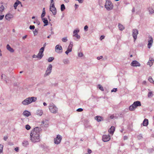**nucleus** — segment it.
Segmentation results:
<instances>
[{
    "instance_id": "obj_1",
    "label": "nucleus",
    "mask_w": 154,
    "mask_h": 154,
    "mask_svg": "<svg viewBox=\"0 0 154 154\" xmlns=\"http://www.w3.org/2000/svg\"><path fill=\"white\" fill-rule=\"evenodd\" d=\"M41 128L36 127L34 128L31 131L30 134V140L34 143L40 141V134Z\"/></svg>"
},
{
    "instance_id": "obj_2",
    "label": "nucleus",
    "mask_w": 154,
    "mask_h": 154,
    "mask_svg": "<svg viewBox=\"0 0 154 154\" xmlns=\"http://www.w3.org/2000/svg\"><path fill=\"white\" fill-rule=\"evenodd\" d=\"M37 98L35 97H29L26 98L22 103L24 105H28L32 102H34L36 100Z\"/></svg>"
},
{
    "instance_id": "obj_3",
    "label": "nucleus",
    "mask_w": 154,
    "mask_h": 154,
    "mask_svg": "<svg viewBox=\"0 0 154 154\" xmlns=\"http://www.w3.org/2000/svg\"><path fill=\"white\" fill-rule=\"evenodd\" d=\"M50 112L53 113L55 114L58 112V108L52 103H50L49 106Z\"/></svg>"
},
{
    "instance_id": "obj_4",
    "label": "nucleus",
    "mask_w": 154,
    "mask_h": 154,
    "mask_svg": "<svg viewBox=\"0 0 154 154\" xmlns=\"http://www.w3.org/2000/svg\"><path fill=\"white\" fill-rule=\"evenodd\" d=\"M141 106V103L140 101H137L134 102L129 107V109L130 111H133L137 107Z\"/></svg>"
},
{
    "instance_id": "obj_5",
    "label": "nucleus",
    "mask_w": 154,
    "mask_h": 154,
    "mask_svg": "<svg viewBox=\"0 0 154 154\" xmlns=\"http://www.w3.org/2000/svg\"><path fill=\"white\" fill-rule=\"evenodd\" d=\"M105 8L107 10L109 11L112 9L113 8V5L110 1H106L105 5Z\"/></svg>"
},
{
    "instance_id": "obj_6",
    "label": "nucleus",
    "mask_w": 154,
    "mask_h": 154,
    "mask_svg": "<svg viewBox=\"0 0 154 154\" xmlns=\"http://www.w3.org/2000/svg\"><path fill=\"white\" fill-rule=\"evenodd\" d=\"M50 11L52 12L53 14L55 15L57 13L56 8L54 7V3L51 4L50 6Z\"/></svg>"
},
{
    "instance_id": "obj_7",
    "label": "nucleus",
    "mask_w": 154,
    "mask_h": 154,
    "mask_svg": "<svg viewBox=\"0 0 154 154\" xmlns=\"http://www.w3.org/2000/svg\"><path fill=\"white\" fill-rule=\"evenodd\" d=\"M62 139V137L59 134L57 135V137L54 139V143L57 144H59L61 142Z\"/></svg>"
},
{
    "instance_id": "obj_8",
    "label": "nucleus",
    "mask_w": 154,
    "mask_h": 154,
    "mask_svg": "<svg viewBox=\"0 0 154 154\" xmlns=\"http://www.w3.org/2000/svg\"><path fill=\"white\" fill-rule=\"evenodd\" d=\"M52 66L51 64H50L47 68L45 73V76H46L48 75L51 72Z\"/></svg>"
},
{
    "instance_id": "obj_9",
    "label": "nucleus",
    "mask_w": 154,
    "mask_h": 154,
    "mask_svg": "<svg viewBox=\"0 0 154 154\" xmlns=\"http://www.w3.org/2000/svg\"><path fill=\"white\" fill-rule=\"evenodd\" d=\"M138 34V30L136 29H134L132 30V36L134 38V42L136 40L137 35Z\"/></svg>"
},
{
    "instance_id": "obj_10",
    "label": "nucleus",
    "mask_w": 154,
    "mask_h": 154,
    "mask_svg": "<svg viewBox=\"0 0 154 154\" xmlns=\"http://www.w3.org/2000/svg\"><path fill=\"white\" fill-rule=\"evenodd\" d=\"M62 48L59 45H57L55 47V51L58 53H61L62 52Z\"/></svg>"
},
{
    "instance_id": "obj_11",
    "label": "nucleus",
    "mask_w": 154,
    "mask_h": 154,
    "mask_svg": "<svg viewBox=\"0 0 154 154\" xmlns=\"http://www.w3.org/2000/svg\"><path fill=\"white\" fill-rule=\"evenodd\" d=\"M44 48H41L39 51V53L38 54V56L39 57V59H41L44 55L43 52L44 51Z\"/></svg>"
},
{
    "instance_id": "obj_12",
    "label": "nucleus",
    "mask_w": 154,
    "mask_h": 154,
    "mask_svg": "<svg viewBox=\"0 0 154 154\" xmlns=\"http://www.w3.org/2000/svg\"><path fill=\"white\" fill-rule=\"evenodd\" d=\"M110 139V137L109 135H104L103 136L102 140L104 142H107Z\"/></svg>"
},
{
    "instance_id": "obj_13",
    "label": "nucleus",
    "mask_w": 154,
    "mask_h": 154,
    "mask_svg": "<svg viewBox=\"0 0 154 154\" xmlns=\"http://www.w3.org/2000/svg\"><path fill=\"white\" fill-rule=\"evenodd\" d=\"M131 65L133 66H140V64L136 60L133 61L131 63Z\"/></svg>"
},
{
    "instance_id": "obj_14",
    "label": "nucleus",
    "mask_w": 154,
    "mask_h": 154,
    "mask_svg": "<svg viewBox=\"0 0 154 154\" xmlns=\"http://www.w3.org/2000/svg\"><path fill=\"white\" fill-rule=\"evenodd\" d=\"M149 38L150 39L148 40V43L147 45V46L148 48H150L152 46L153 43V38L151 36H149Z\"/></svg>"
},
{
    "instance_id": "obj_15",
    "label": "nucleus",
    "mask_w": 154,
    "mask_h": 154,
    "mask_svg": "<svg viewBox=\"0 0 154 154\" xmlns=\"http://www.w3.org/2000/svg\"><path fill=\"white\" fill-rule=\"evenodd\" d=\"M14 17L13 15L10 14H7L5 16V19L8 20H10V19L13 18Z\"/></svg>"
},
{
    "instance_id": "obj_16",
    "label": "nucleus",
    "mask_w": 154,
    "mask_h": 154,
    "mask_svg": "<svg viewBox=\"0 0 154 154\" xmlns=\"http://www.w3.org/2000/svg\"><path fill=\"white\" fill-rule=\"evenodd\" d=\"M115 130V128L114 126H112L108 130L109 132L112 134H113Z\"/></svg>"
},
{
    "instance_id": "obj_17",
    "label": "nucleus",
    "mask_w": 154,
    "mask_h": 154,
    "mask_svg": "<svg viewBox=\"0 0 154 154\" xmlns=\"http://www.w3.org/2000/svg\"><path fill=\"white\" fill-rule=\"evenodd\" d=\"M7 49L11 53H13L14 51V49L11 48L9 44H8L6 46Z\"/></svg>"
},
{
    "instance_id": "obj_18",
    "label": "nucleus",
    "mask_w": 154,
    "mask_h": 154,
    "mask_svg": "<svg viewBox=\"0 0 154 154\" xmlns=\"http://www.w3.org/2000/svg\"><path fill=\"white\" fill-rule=\"evenodd\" d=\"M95 119L98 122H100L103 120V117L99 116H97L95 117Z\"/></svg>"
},
{
    "instance_id": "obj_19",
    "label": "nucleus",
    "mask_w": 154,
    "mask_h": 154,
    "mask_svg": "<svg viewBox=\"0 0 154 154\" xmlns=\"http://www.w3.org/2000/svg\"><path fill=\"white\" fill-rule=\"evenodd\" d=\"M42 20L43 21V23L45 24L44 25V26H47L48 24V21L47 19V18H42Z\"/></svg>"
},
{
    "instance_id": "obj_20",
    "label": "nucleus",
    "mask_w": 154,
    "mask_h": 154,
    "mask_svg": "<svg viewBox=\"0 0 154 154\" xmlns=\"http://www.w3.org/2000/svg\"><path fill=\"white\" fill-rule=\"evenodd\" d=\"M153 61V59L152 58L150 57L149 60L147 63V64L149 65L150 66H151L152 65Z\"/></svg>"
},
{
    "instance_id": "obj_21",
    "label": "nucleus",
    "mask_w": 154,
    "mask_h": 154,
    "mask_svg": "<svg viewBox=\"0 0 154 154\" xmlns=\"http://www.w3.org/2000/svg\"><path fill=\"white\" fill-rule=\"evenodd\" d=\"M24 115L28 117L31 115V113L28 111H24L23 113Z\"/></svg>"
},
{
    "instance_id": "obj_22",
    "label": "nucleus",
    "mask_w": 154,
    "mask_h": 154,
    "mask_svg": "<svg viewBox=\"0 0 154 154\" xmlns=\"http://www.w3.org/2000/svg\"><path fill=\"white\" fill-rule=\"evenodd\" d=\"M148 124V120L147 119H145L143 123V126H146Z\"/></svg>"
},
{
    "instance_id": "obj_23",
    "label": "nucleus",
    "mask_w": 154,
    "mask_h": 154,
    "mask_svg": "<svg viewBox=\"0 0 154 154\" xmlns=\"http://www.w3.org/2000/svg\"><path fill=\"white\" fill-rule=\"evenodd\" d=\"M73 37H75V38H74V39L76 41H78L81 38L80 36L78 35V34H75V35H73Z\"/></svg>"
},
{
    "instance_id": "obj_24",
    "label": "nucleus",
    "mask_w": 154,
    "mask_h": 154,
    "mask_svg": "<svg viewBox=\"0 0 154 154\" xmlns=\"http://www.w3.org/2000/svg\"><path fill=\"white\" fill-rule=\"evenodd\" d=\"M85 127L88 128H90L91 127V126L89 123V122L88 121L86 122V123H85L84 124Z\"/></svg>"
},
{
    "instance_id": "obj_25",
    "label": "nucleus",
    "mask_w": 154,
    "mask_h": 154,
    "mask_svg": "<svg viewBox=\"0 0 154 154\" xmlns=\"http://www.w3.org/2000/svg\"><path fill=\"white\" fill-rule=\"evenodd\" d=\"M20 3H21V2L19 1H17L16 2L14 3V6L15 9H17V7Z\"/></svg>"
},
{
    "instance_id": "obj_26",
    "label": "nucleus",
    "mask_w": 154,
    "mask_h": 154,
    "mask_svg": "<svg viewBox=\"0 0 154 154\" xmlns=\"http://www.w3.org/2000/svg\"><path fill=\"white\" fill-rule=\"evenodd\" d=\"M37 115L41 116L43 114V112L42 110H38L36 112Z\"/></svg>"
},
{
    "instance_id": "obj_27",
    "label": "nucleus",
    "mask_w": 154,
    "mask_h": 154,
    "mask_svg": "<svg viewBox=\"0 0 154 154\" xmlns=\"http://www.w3.org/2000/svg\"><path fill=\"white\" fill-rule=\"evenodd\" d=\"M73 46V42H70V44L68 46V48L71 50V51L72 50V46Z\"/></svg>"
},
{
    "instance_id": "obj_28",
    "label": "nucleus",
    "mask_w": 154,
    "mask_h": 154,
    "mask_svg": "<svg viewBox=\"0 0 154 154\" xmlns=\"http://www.w3.org/2000/svg\"><path fill=\"white\" fill-rule=\"evenodd\" d=\"M45 15V8H43L42 11V13L41 16V18H42L44 17Z\"/></svg>"
},
{
    "instance_id": "obj_29",
    "label": "nucleus",
    "mask_w": 154,
    "mask_h": 154,
    "mask_svg": "<svg viewBox=\"0 0 154 154\" xmlns=\"http://www.w3.org/2000/svg\"><path fill=\"white\" fill-rule=\"evenodd\" d=\"M63 62L65 64H69V61L68 59L63 60Z\"/></svg>"
},
{
    "instance_id": "obj_30",
    "label": "nucleus",
    "mask_w": 154,
    "mask_h": 154,
    "mask_svg": "<svg viewBox=\"0 0 154 154\" xmlns=\"http://www.w3.org/2000/svg\"><path fill=\"white\" fill-rule=\"evenodd\" d=\"M118 26L119 29L121 31L123 30L124 29V27L123 26L119 23V24Z\"/></svg>"
},
{
    "instance_id": "obj_31",
    "label": "nucleus",
    "mask_w": 154,
    "mask_h": 154,
    "mask_svg": "<svg viewBox=\"0 0 154 154\" xmlns=\"http://www.w3.org/2000/svg\"><path fill=\"white\" fill-rule=\"evenodd\" d=\"M28 142L26 140H24L23 143V146L25 147L27 145H28Z\"/></svg>"
},
{
    "instance_id": "obj_32",
    "label": "nucleus",
    "mask_w": 154,
    "mask_h": 154,
    "mask_svg": "<svg viewBox=\"0 0 154 154\" xmlns=\"http://www.w3.org/2000/svg\"><path fill=\"white\" fill-rule=\"evenodd\" d=\"M65 9V7L64 5L62 4L61 5V11H63Z\"/></svg>"
},
{
    "instance_id": "obj_33",
    "label": "nucleus",
    "mask_w": 154,
    "mask_h": 154,
    "mask_svg": "<svg viewBox=\"0 0 154 154\" xmlns=\"http://www.w3.org/2000/svg\"><path fill=\"white\" fill-rule=\"evenodd\" d=\"M149 11L150 14H152L154 12V10L151 8H149Z\"/></svg>"
},
{
    "instance_id": "obj_34",
    "label": "nucleus",
    "mask_w": 154,
    "mask_h": 154,
    "mask_svg": "<svg viewBox=\"0 0 154 154\" xmlns=\"http://www.w3.org/2000/svg\"><path fill=\"white\" fill-rule=\"evenodd\" d=\"M54 59V58L53 57H50L48 59V62H51L53 61V60Z\"/></svg>"
},
{
    "instance_id": "obj_35",
    "label": "nucleus",
    "mask_w": 154,
    "mask_h": 154,
    "mask_svg": "<svg viewBox=\"0 0 154 154\" xmlns=\"http://www.w3.org/2000/svg\"><path fill=\"white\" fill-rule=\"evenodd\" d=\"M67 40H68L67 39V37H64L62 39V41L64 42H66L67 41Z\"/></svg>"
},
{
    "instance_id": "obj_36",
    "label": "nucleus",
    "mask_w": 154,
    "mask_h": 154,
    "mask_svg": "<svg viewBox=\"0 0 154 154\" xmlns=\"http://www.w3.org/2000/svg\"><path fill=\"white\" fill-rule=\"evenodd\" d=\"M79 32V29L75 30L73 31V35H75V34H77Z\"/></svg>"
},
{
    "instance_id": "obj_37",
    "label": "nucleus",
    "mask_w": 154,
    "mask_h": 154,
    "mask_svg": "<svg viewBox=\"0 0 154 154\" xmlns=\"http://www.w3.org/2000/svg\"><path fill=\"white\" fill-rule=\"evenodd\" d=\"M3 146L2 145L0 144V153L3 152Z\"/></svg>"
},
{
    "instance_id": "obj_38",
    "label": "nucleus",
    "mask_w": 154,
    "mask_h": 154,
    "mask_svg": "<svg viewBox=\"0 0 154 154\" xmlns=\"http://www.w3.org/2000/svg\"><path fill=\"white\" fill-rule=\"evenodd\" d=\"M148 80L150 83H152V82H154V81L151 76H149V77Z\"/></svg>"
},
{
    "instance_id": "obj_39",
    "label": "nucleus",
    "mask_w": 154,
    "mask_h": 154,
    "mask_svg": "<svg viewBox=\"0 0 154 154\" xmlns=\"http://www.w3.org/2000/svg\"><path fill=\"white\" fill-rule=\"evenodd\" d=\"M142 135L141 134H140L137 136V138L138 140H140L142 138Z\"/></svg>"
},
{
    "instance_id": "obj_40",
    "label": "nucleus",
    "mask_w": 154,
    "mask_h": 154,
    "mask_svg": "<svg viewBox=\"0 0 154 154\" xmlns=\"http://www.w3.org/2000/svg\"><path fill=\"white\" fill-rule=\"evenodd\" d=\"M4 9V7L2 5H1L0 7V13L2 12Z\"/></svg>"
},
{
    "instance_id": "obj_41",
    "label": "nucleus",
    "mask_w": 154,
    "mask_h": 154,
    "mask_svg": "<svg viewBox=\"0 0 154 154\" xmlns=\"http://www.w3.org/2000/svg\"><path fill=\"white\" fill-rule=\"evenodd\" d=\"M98 88L99 89L101 90L102 91H104V89L102 86H101L100 85H98Z\"/></svg>"
},
{
    "instance_id": "obj_42",
    "label": "nucleus",
    "mask_w": 154,
    "mask_h": 154,
    "mask_svg": "<svg viewBox=\"0 0 154 154\" xmlns=\"http://www.w3.org/2000/svg\"><path fill=\"white\" fill-rule=\"evenodd\" d=\"M152 91L149 92L148 94V97H152Z\"/></svg>"
},
{
    "instance_id": "obj_43",
    "label": "nucleus",
    "mask_w": 154,
    "mask_h": 154,
    "mask_svg": "<svg viewBox=\"0 0 154 154\" xmlns=\"http://www.w3.org/2000/svg\"><path fill=\"white\" fill-rule=\"evenodd\" d=\"M38 30H37V29H35V30L33 32V33L34 35H36L38 34Z\"/></svg>"
},
{
    "instance_id": "obj_44",
    "label": "nucleus",
    "mask_w": 154,
    "mask_h": 154,
    "mask_svg": "<svg viewBox=\"0 0 154 154\" xmlns=\"http://www.w3.org/2000/svg\"><path fill=\"white\" fill-rule=\"evenodd\" d=\"M31 128L30 126L28 125L26 126V128L27 130H29Z\"/></svg>"
},
{
    "instance_id": "obj_45",
    "label": "nucleus",
    "mask_w": 154,
    "mask_h": 154,
    "mask_svg": "<svg viewBox=\"0 0 154 154\" xmlns=\"http://www.w3.org/2000/svg\"><path fill=\"white\" fill-rule=\"evenodd\" d=\"M72 51L70 50V49L67 48V50L66 51L65 53L68 55V53L70 52H71Z\"/></svg>"
},
{
    "instance_id": "obj_46",
    "label": "nucleus",
    "mask_w": 154,
    "mask_h": 154,
    "mask_svg": "<svg viewBox=\"0 0 154 154\" xmlns=\"http://www.w3.org/2000/svg\"><path fill=\"white\" fill-rule=\"evenodd\" d=\"M29 28L30 29H35V26L34 25H30Z\"/></svg>"
},
{
    "instance_id": "obj_47",
    "label": "nucleus",
    "mask_w": 154,
    "mask_h": 154,
    "mask_svg": "<svg viewBox=\"0 0 154 154\" xmlns=\"http://www.w3.org/2000/svg\"><path fill=\"white\" fill-rule=\"evenodd\" d=\"M84 29L85 31H87L88 29V27L87 25H86L84 27Z\"/></svg>"
},
{
    "instance_id": "obj_48",
    "label": "nucleus",
    "mask_w": 154,
    "mask_h": 154,
    "mask_svg": "<svg viewBox=\"0 0 154 154\" xmlns=\"http://www.w3.org/2000/svg\"><path fill=\"white\" fill-rule=\"evenodd\" d=\"M83 109H82L80 108L77 109L76 110L78 112H82L83 111Z\"/></svg>"
},
{
    "instance_id": "obj_49",
    "label": "nucleus",
    "mask_w": 154,
    "mask_h": 154,
    "mask_svg": "<svg viewBox=\"0 0 154 154\" xmlns=\"http://www.w3.org/2000/svg\"><path fill=\"white\" fill-rule=\"evenodd\" d=\"M117 88H114L112 90H111L112 92H116L117 91Z\"/></svg>"
},
{
    "instance_id": "obj_50",
    "label": "nucleus",
    "mask_w": 154,
    "mask_h": 154,
    "mask_svg": "<svg viewBox=\"0 0 154 154\" xmlns=\"http://www.w3.org/2000/svg\"><path fill=\"white\" fill-rule=\"evenodd\" d=\"M83 55V54L82 52L79 53L78 54V56L79 57H81Z\"/></svg>"
},
{
    "instance_id": "obj_51",
    "label": "nucleus",
    "mask_w": 154,
    "mask_h": 154,
    "mask_svg": "<svg viewBox=\"0 0 154 154\" xmlns=\"http://www.w3.org/2000/svg\"><path fill=\"white\" fill-rule=\"evenodd\" d=\"M32 57L33 58H36V57H37V58H39V57L38 56V55H35V54H34L33 56H32Z\"/></svg>"
},
{
    "instance_id": "obj_52",
    "label": "nucleus",
    "mask_w": 154,
    "mask_h": 154,
    "mask_svg": "<svg viewBox=\"0 0 154 154\" xmlns=\"http://www.w3.org/2000/svg\"><path fill=\"white\" fill-rule=\"evenodd\" d=\"M103 57V56H101L100 57H97V59L98 60H99L100 59H102Z\"/></svg>"
},
{
    "instance_id": "obj_53",
    "label": "nucleus",
    "mask_w": 154,
    "mask_h": 154,
    "mask_svg": "<svg viewBox=\"0 0 154 154\" xmlns=\"http://www.w3.org/2000/svg\"><path fill=\"white\" fill-rule=\"evenodd\" d=\"M4 17V15H0V20H2Z\"/></svg>"
},
{
    "instance_id": "obj_54",
    "label": "nucleus",
    "mask_w": 154,
    "mask_h": 154,
    "mask_svg": "<svg viewBox=\"0 0 154 154\" xmlns=\"http://www.w3.org/2000/svg\"><path fill=\"white\" fill-rule=\"evenodd\" d=\"M88 152L89 154H90L91 153L92 151L90 149H88Z\"/></svg>"
},
{
    "instance_id": "obj_55",
    "label": "nucleus",
    "mask_w": 154,
    "mask_h": 154,
    "mask_svg": "<svg viewBox=\"0 0 154 154\" xmlns=\"http://www.w3.org/2000/svg\"><path fill=\"white\" fill-rule=\"evenodd\" d=\"M128 138V137L127 136H125L124 137L123 139L124 140H127Z\"/></svg>"
},
{
    "instance_id": "obj_56",
    "label": "nucleus",
    "mask_w": 154,
    "mask_h": 154,
    "mask_svg": "<svg viewBox=\"0 0 154 154\" xmlns=\"http://www.w3.org/2000/svg\"><path fill=\"white\" fill-rule=\"evenodd\" d=\"M15 151H16L17 152H18V150H19V148H18L16 147V148H15Z\"/></svg>"
},
{
    "instance_id": "obj_57",
    "label": "nucleus",
    "mask_w": 154,
    "mask_h": 154,
    "mask_svg": "<svg viewBox=\"0 0 154 154\" xmlns=\"http://www.w3.org/2000/svg\"><path fill=\"white\" fill-rule=\"evenodd\" d=\"M79 7V5L76 4H75V9H76L77 8Z\"/></svg>"
},
{
    "instance_id": "obj_58",
    "label": "nucleus",
    "mask_w": 154,
    "mask_h": 154,
    "mask_svg": "<svg viewBox=\"0 0 154 154\" xmlns=\"http://www.w3.org/2000/svg\"><path fill=\"white\" fill-rule=\"evenodd\" d=\"M114 118V116L113 115H111L110 116V118L111 119H113Z\"/></svg>"
},
{
    "instance_id": "obj_59",
    "label": "nucleus",
    "mask_w": 154,
    "mask_h": 154,
    "mask_svg": "<svg viewBox=\"0 0 154 154\" xmlns=\"http://www.w3.org/2000/svg\"><path fill=\"white\" fill-rule=\"evenodd\" d=\"M104 36H103V35H102L100 37V39L101 40H102V39H103L104 38Z\"/></svg>"
},
{
    "instance_id": "obj_60",
    "label": "nucleus",
    "mask_w": 154,
    "mask_h": 154,
    "mask_svg": "<svg viewBox=\"0 0 154 154\" xmlns=\"http://www.w3.org/2000/svg\"><path fill=\"white\" fill-rule=\"evenodd\" d=\"M8 139V137L7 136H5L4 138V139L5 140H6Z\"/></svg>"
},
{
    "instance_id": "obj_61",
    "label": "nucleus",
    "mask_w": 154,
    "mask_h": 154,
    "mask_svg": "<svg viewBox=\"0 0 154 154\" xmlns=\"http://www.w3.org/2000/svg\"><path fill=\"white\" fill-rule=\"evenodd\" d=\"M64 2L66 3H68L69 2V0H64Z\"/></svg>"
},
{
    "instance_id": "obj_62",
    "label": "nucleus",
    "mask_w": 154,
    "mask_h": 154,
    "mask_svg": "<svg viewBox=\"0 0 154 154\" xmlns=\"http://www.w3.org/2000/svg\"><path fill=\"white\" fill-rule=\"evenodd\" d=\"M54 0H51V4H52L53 3H54V2H53V1Z\"/></svg>"
},
{
    "instance_id": "obj_63",
    "label": "nucleus",
    "mask_w": 154,
    "mask_h": 154,
    "mask_svg": "<svg viewBox=\"0 0 154 154\" xmlns=\"http://www.w3.org/2000/svg\"><path fill=\"white\" fill-rule=\"evenodd\" d=\"M135 11V8H133L132 9V12H133Z\"/></svg>"
},
{
    "instance_id": "obj_64",
    "label": "nucleus",
    "mask_w": 154,
    "mask_h": 154,
    "mask_svg": "<svg viewBox=\"0 0 154 154\" xmlns=\"http://www.w3.org/2000/svg\"><path fill=\"white\" fill-rule=\"evenodd\" d=\"M27 35H25L23 37V39H24L26 38Z\"/></svg>"
}]
</instances>
